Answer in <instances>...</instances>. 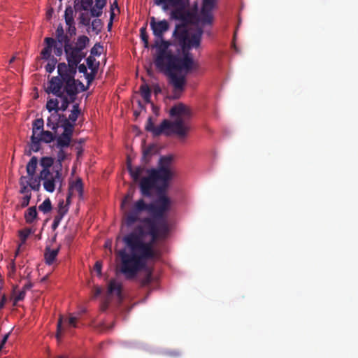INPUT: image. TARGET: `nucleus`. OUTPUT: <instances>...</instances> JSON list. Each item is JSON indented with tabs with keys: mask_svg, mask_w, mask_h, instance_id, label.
<instances>
[{
	"mask_svg": "<svg viewBox=\"0 0 358 358\" xmlns=\"http://www.w3.org/2000/svg\"><path fill=\"white\" fill-rule=\"evenodd\" d=\"M108 294H115L119 298L122 297V285L115 280L109 282L108 287Z\"/></svg>",
	"mask_w": 358,
	"mask_h": 358,
	"instance_id": "22",
	"label": "nucleus"
},
{
	"mask_svg": "<svg viewBox=\"0 0 358 358\" xmlns=\"http://www.w3.org/2000/svg\"><path fill=\"white\" fill-rule=\"evenodd\" d=\"M99 25H100L99 20H94L92 22V27L93 30H96Z\"/></svg>",
	"mask_w": 358,
	"mask_h": 358,
	"instance_id": "63",
	"label": "nucleus"
},
{
	"mask_svg": "<svg viewBox=\"0 0 358 358\" xmlns=\"http://www.w3.org/2000/svg\"><path fill=\"white\" fill-rule=\"evenodd\" d=\"M67 211L68 208L66 207V206L64 205V201H60L58 204V210L57 215H60L61 217L63 218L65 214L67 213Z\"/></svg>",
	"mask_w": 358,
	"mask_h": 358,
	"instance_id": "43",
	"label": "nucleus"
},
{
	"mask_svg": "<svg viewBox=\"0 0 358 358\" xmlns=\"http://www.w3.org/2000/svg\"><path fill=\"white\" fill-rule=\"evenodd\" d=\"M143 212L149 213V203H145L143 199H140L133 203L130 208L124 213V223L127 227H131L136 222L142 224L141 215Z\"/></svg>",
	"mask_w": 358,
	"mask_h": 358,
	"instance_id": "6",
	"label": "nucleus"
},
{
	"mask_svg": "<svg viewBox=\"0 0 358 358\" xmlns=\"http://www.w3.org/2000/svg\"><path fill=\"white\" fill-rule=\"evenodd\" d=\"M54 159L51 157H43L40 160V165L43 169L40 173H48L50 172V169L53 166Z\"/></svg>",
	"mask_w": 358,
	"mask_h": 358,
	"instance_id": "23",
	"label": "nucleus"
},
{
	"mask_svg": "<svg viewBox=\"0 0 358 358\" xmlns=\"http://www.w3.org/2000/svg\"><path fill=\"white\" fill-rule=\"evenodd\" d=\"M140 92L142 97L146 103H151V90L147 84L141 85Z\"/></svg>",
	"mask_w": 358,
	"mask_h": 358,
	"instance_id": "32",
	"label": "nucleus"
},
{
	"mask_svg": "<svg viewBox=\"0 0 358 358\" xmlns=\"http://www.w3.org/2000/svg\"><path fill=\"white\" fill-rule=\"evenodd\" d=\"M38 209L40 211L43 213H48L52 210V203L50 199H46L43 201V202L39 205Z\"/></svg>",
	"mask_w": 358,
	"mask_h": 358,
	"instance_id": "36",
	"label": "nucleus"
},
{
	"mask_svg": "<svg viewBox=\"0 0 358 358\" xmlns=\"http://www.w3.org/2000/svg\"><path fill=\"white\" fill-rule=\"evenodd\" d=\"M172 201L166 193L157 195L149 203V214L142 220L134 230L123 237L129 248L117 251L120 259V271L127 280H133L146 266L147 261L155 259L159 254L153 246L158 241L166 239L171 230L167 213L171 208Z\"/></svg>",
	"mask_w": 358,
	"mask_h": 358,
	"instance_id": "1",
	"label": "nucleus"
},
{
	"mask_svg": "<svg viewBox=\"0 0 358 358\" xmlns=\"http://www.w3.org/2000/svg\"><path fill=\"white\" fill-rule=\"evenodd\" d=\"M106 4V0H95V7L103 9Z\"/></svg>",
	"mask_w": 358,
	"mask_h": 358,
	"instance_id": "52",
	"label": "nucleus"
},
{
	"mask_svg": "<svg viewBox=\"0 0 358 358\" xmlns=\"http://www.w3.org/2000/svg\"><path fill=\"white\" fill-rule=\"evenodd\" d=\"M71 92L69 90L67 86L63 87L62 90H64V94H66V95L68 96V101L69 104L71 103H73L76 99V95L78 93V87L76 85H72Z\"/></svg>",
	"mask_w": 358,
	"mask_h": 358,
	"instance_id": "25",
	"label": "nucleus"
},
{
	"mask_svg": "<svg viewBox=\"0 0 358 358\" xmlns=\"http://www.w3.org/2000/svg\"><path fill=\"white\" fill-rule=\"evenodd\" d=\"M152 280V274L150 271H148L143 278L139 280V283L141 287L149 285Z\"/></svg>",
	"mask_w": 358,
	"mask_h": 358,
	"instance_id": "38",
	"label": "nucleus"
},
{
	"mask_svg": "<svg viewBox=\"0 0 358 358\" xmlns=\"http://www.w3.org/2000/svg\"><path fill=\"white\" fill-rule=\"evenodd\" d=\"M170 116L174 117L173 121L164 120L159 126H155L152 117H149L145 130L151 132L154 137L164 135L170 136L177 135L179 138H185L191 130L190 120L192 117L191 108L182 103L174 105L169 111Z\"/></svg>",
	"mask_w": 358,
	"mask_h": 358,
	"instance_id": "4",
	"label": "nucleus"
},
{
	"mask_svg": "<svg viewBox=\"0 0 358 358\" xmlns=\"http://www.w3.org/2000/svg\"><path fill=\"white\" fill-rule=\"evenodd\" d=\"M65 321L68 322V324L70 327H76L77 317H70L68 320H65Z\"/></svg>",
	"mask_w": 358,
	"mask_h": 358,
	"instance_id": "53",
	"label": "nucleus"
},
{
	"mask_svg": "<svg viewBox=\"0 0 358 358\" xmlns=\"http://www.w3.org/2000/svg\"><path fill=\"white\" fill-rule=\"evenodd\" d=\"M37 164H38L37 157L35 156L32 157L26 166L27 173L29 177H32L34 176V174L36 173Z\"/></svg>",
	"mask_w": 358,
	"mask_h": 358,
	"instance_id": "27",
	"label": "nucleus"
},
{
	"mask_svg": "<svg viewBox=\"0 0 358 358\" xmlns=\"http://www.w3.org/2000/svg\"><path fill=\"white\" fill-rule=\"evenodd\" d=\"M44 122L42 118L36 119L32 124V135L39 136L41 130L43 129Z\"/></svg>",
	"mask_w": 358,
	"mask_h": 358,
	"instance_id": "30",
	"label": "nucleus"
},
{
	"mask_svg": "<svg viewBox=\"0 0 358 358\" xmlns=\"http://www.w3.org/2000/svg\"><path fill=\"white\" fill-rule=\"evenodd\" d=\"M9 335H10V334H9V333H8V334H6L3 336V338H2L1 342V343H0V351H1V350H2V348H3V345H5V343L7 342V340H8V337H9Z\"/></svg>",
	"mask_w": 358,
	"mask_h": 358,
	"instance_id": "61",
	"label": "nucleus"
},
{
	"mask_svg": "<svg viewBox=\"0 0 358 358\" xmlns=\"http://www.w3.org/2000/svg\"><path fill=\"white\" fill-rule=\"evenodd\" d=\"M90 43V39L87 36H80L76 43V45L73 46L76 49L83 52V50Z\"/></svg>",
	"mask_w": 358,
	"mask_h": 358,
	"instance_id": "28",
	"label": "nucleus"
},
{
	"mask_svg": "<svg viewBox=\"0 0 358 358\" xmlns=\"http://www.w3.org/2000/svg\"><path fill=\"white\" fill-rule=\"evenodd\" d=\"M25 179H26V177H24V176H22L20 179V185L21 186L20 192V194H24L26 195V194H31V193L30 190L29 189V188L27 187V185L25 184L26 183Z\"/></svg>",
	"mask_w": 358,
	"mask_h": 358,
	"instance_id": "41",
	"label": "nucleus"
},
{
	"mask_svg": "<svg viewBox=\"0 0 358 358\" xmlns=\"http://www.w3.org/2000/svg\"><path fill=\"white\" fill-rule=\"evenodd\" d=\"M101 267L102 264L100 262H96L94 264V270L97 272L99 275H101Z\"/></svg>",
	"mask_w": 358,
	"mask_h": 358,
	"instance_id": "56",
	"label": "nucleus"
},
{
	"mask_svg": "<svg viewBox=\"0 0 358 358\" xmlns=\"http://www.w3.org/2000/svg\"><path fill=\"white\" fill-rule=\"evenodd\" d=\"M64 50L66 55V60L69 64L78 66L83 58L86 57V53L81 52L71 44L64 45Z\"/></svg>",
	"mask_w": 358,
	"mask_h": 358,
	"instance_id": "14",
	"label": "nucleus"
},
{
	"mask_svg": "<svg viewBox=\"0 0 358 358\" xmlns=\"http://www.w3.org/2000/svg\"><path fill=\"white\" fill-rule=\"evenodd\" d=\"M64 318L61 315L58 320L57 326V338L59 340L62 334V331H63L62 327V322H63Z\"/></svg>",
	"mask_w": 358,
	"mask_h": 358,
	"instance_id": "46",
	"label": "nucleus"
},
{
	"mask_svg": "<svg viewBox=\"0 0 358 358\" xmlns=\"http://www.w3.org/2000/svg\"><path fill=\"white\" fill-rule=\"evenodd\" d=\"M31 197V194H28L24 195V196H23L22 198L20 203L17 204L16 206V209L20 210L21 208H24L27 207L29 203Z\"/></svg>",
	"mask_w": 358,
	"mask_h": 358,
	"instance_id": "40",
	"label": "nucleus"
},
{
	"mask_svg": "<svg viewBox=\"0 0 358 358\" xmlns=\"http://www.w3.org/2000/svg\"><path fill=\"white\" fill-rule=\"evenodd\" d=\"M76 192L78 194L79 197L81 199L83 196V184L82 179L78 178L76 181L71 182L69 184V194L66 197V202H70V198L71 195Z\"/></svg>",
	"mask_w": 358,
	"mask_h": 358,
	"instance_id": "17",
	"label": "nucleus"
},
{
	"mask_svg": "<svg viewBox=\"0 0 358 358\" xmlns=\"http://www.w3.org/2000/svg\"><path fill=\"white\" fill-rule=\"evenodd\" d=\"M59 127L63 128V133L57 138V147L59 148H67L69 146L73 133V124H70L66 120L64 124H59Z\"/></svg>",
	"mask_w": 358,
	"mask_h": 358,
	"instance_id": "11",
	"label": "nucleus"
},
{
	"mask_svg": "<svg viewBox=\"0 0 358 358\" xmlns=\"http://www.w3.org/2000/svg\"><path fill=\"white\" fill-rule=\"evenodd\" d=\"M49 59H50V61L46 64L45 68V71L50 73L55 69V65L57 64V59L53 57L51 59L50 58Z\"/></svg>",
	"mask_w": 358,
	"mask_h": 358,
	"instance_id": "42",
	"label": "nucleus"
},
{
	"mask_svg": "<svg viewBox=\"0 0 358 358\" xmlns=\"http://www.w3.org/2000/svg\"><path fill=\"white\" fill-rule=\"evenodd\" d=\"M170 43L168 41L161 38H155L152 48L157 49V54L155 58V65L160 71L166 72L169 78V83L173 87V99H178L180 94L184 91L186 83L185 76L178 75L176 72H182V68H189L191 60L187 57H181L172 53L169 50Z\"/></svg>",
	"mask_w": 358,
	"mask_h": 358,
	"instance_id": "2",
	"label": "nucleus"
},
{
	"mask_svg": "<svg viewBox=\"0 0 358 358\" xmlns=\"http://www.w3.org/2000/svg\"><path fill=\"white\" fill-rule=\"evenodd\" d=\"M153 92L155 95L160 94L162 92V89L159 85H155L153 86Z\"/></svg>",
	"mask_w": 358,
	"mask_h": 358,
	"instance_id": "64",
	"label": "nucleus"
},
{
	"mask_svg": "<svg viewBox=\"0 0 358 358\" xmlns=\"http://www.w3.org/2000/svg\"><path fill=\"white\" fill-rule=\"evenodd\" d=\"M173 157L171 155L163 156L159 159L158 169H145L143 166H137L133 169L131 162L127 159V168L135 182L140 180L141 176L146 172L148 176L143 177L139 182L141 194L144 197H151L152 190L156 189L157 195L166 193L169 181L173 176V173L170 169Z\"/></svg>",
	"mask_w": 358,
	"mask_h": 358,
	"instance_id": "3",
	"label": "nucleus"
},
{
	"mask_svg": "<svg viewBox=\"0 0 358 358\" xmlns=\"http://www.w3.org/2000/svg\"><path fill=\"white\" fill-rule=\"evenodd\" d=\"M67 66L69 67V76L71 77L70 78L71 83L72 85H76V81L74 77H75V75L76 73L78 66L73 65V64H69L68 63Z\"/></svg>",
	"mask_w": 358,
	"mask_h": 358,
	"instance_id": "39",
	"label": "nucleus"
},
{
	"mask_svg": "<svg viewBox=\"0 0 358 358\" xmlns=\"http://www.w3.org/2000/svg\"><path fill=\"white\" fill-rule=\"evenodd\" d=\"M38 215L36 206H31L24 213V219L27 224H31Z\"/></svg>",
	"mask_w": 358,
	"mask_h": 358,
	"instance_id": "26",
	"label": "nucleus"
},
{
	"mask_svg": "<svg viewBox=\"0 0 358 358\" xmlns=\"http://www.w3.org/2000/svg\"><path fill=\"white\" fill-rule=\"evenodd\" d=\"M152 150L153 146L150 145L143 150L142 159L144 162L146 163L148 161V157H150V156L151 155Z\"/></svg>",
	"mask_w": 358,
	"mask_h": 358,
	"instance_id": "44",
	"label": "nucleus"
},
{
	"mask_svg": "<svg viewBox=\"0 0 358 358\" xmlns=\"http://www.w3.org/2000/svg\"><path fill=\"white\" fill-rule=\"evenodd\" d=\"M131 196L129 194H127V195L124 197V199H122V203H121V208H123L125 206V205L127 203V202H128L129 200H131Z\"/></svg>",
	"mask_w": 358,
	"mask_h": 358,
	"instance_id": "57",
	"label": "nucleus"
},
{
	"mask_svg": "<svg viewBox=\"0 0 358 358\" xmlns=\"http://www.w3.org/2000/svg\"><path fill=\"white\" fill-rule=\"evenodd\" d=\"M65 21H66V24L69 27L73 26V23H74L73 16V17L70 16V17H66Z\"/></svg>",
	"mask_w": 358,
	"mask_h": 358,
	"instance_id": "62",
	"label": "nucleus"
},
{
	"mask_svg": "<svg viewBox=\"0 0 358 358\" xmlns=\"http://www.w3.org/2000/svg\"><path fill=\"white\" fill-rule=\"evenodd\" d=\"M155 4L162 6V9L166 10L170 6H189V0H155Z\"/></svg>",
	"mask_w": 358,
	"mask_h": 358,
	"instance_id": "18",
	"label": "nucleus"
},
{
	"mask_svg": "<svg viewBox=\"0 0 358 358\" xmlns=\"http://www.w3.org/2000/svg\"><path fill=\"white\" fill-rule=\"evenodd\" d=\"M39 178L43 181V187L48 192H53L57 185H59V189L62 187V171L59 169L53 168V171L48 173H40Z\"/></svg>",
	"mask_w": 358,
	"mask_h": 358,
	"instance_id": "9",
	"label": "nucleus"
},
{
	"mask_svg": "<svg viewBox=\"0 0 358 358\" xmlns=\"http://www.w3.org/2000/svg\"><path fill=\"white\" fill-rule=\"evenodd\" d=\"M85 78L87 80L88 84H90L95 78V72H94V69H92V72L90 73H87L85 74Z\"/></svg>",
	"mask_w": 358,
	"mask_h": 358,
	"instance_id": "54",
	"label": "nucleus"
},
{
	"mask_svg": "<svg viewBox=\"0 0 358 358\" xmlns=\"http://www.w3.org/2000/svg\"><path fill=\"white\" fill-rule=\"evenodd\" d=\"M215 0H203L201 9V20L203 23H211L213 21V10L215 7Z\"/></svg>",
	"mask_w": 358,
	"mask_h": 358,
	"instance_id": "16",
	"label": "nucleus"
},
{
	"mask_svg": "<svg viewBox=\"0 0 358 358\" xmlns=\"http://www.w3.org/2000/svg\"><path fill=\"white\" fill-rule=\"evenodd\" d=\"M55 41L59 44H64V45L70 44V38L64 34L63 26L61 24L57 26L55 31Z\"/></svg>",
	"mask_w": 358,
	"mask_h": 358,
	"instance_id": "21",
	"label": "nucleus"
},
{
	"mask_svg": "<svg viewBox=\"0 0 358 358\" xmlns=\"http://www.w3.org/2000/svg\"><path fill=\"white\" fill-rule=\"evenodd\" d=\"M147 25L148 24L145 23V24L140 29V37L143 42V46L145 48H148L150 47L148 41L149 36L147 32Z\"/></svg>",
	"mask_w": 358,
	"mask_h": 358,
	"instance_id": "34",
	"label": "nucleus"
},
{
	"mask_svg": "<svg viewBox=\"0 0 358 358\" xmlns=\"http://www.w3.org/2000/svg\"><path fill=\"white\" fill-rule=\"evenodd\" d=\"M30 180L29 182H26L27 183V185H29L30 186V187L34 190V191H38L40 189V187H41V183H40V180L41 179L38 178H34V176L32 177H30Z\"/></svg>",
	"mask_w": 358,
	"mask_h": 358,
	"instance_id": "37",
	"label": "nucleus"
},
{
	"mask_svg": "<svg viewBox=\"0 0 358 358\" xmlns=\"http://www.w3.org/2000/svg\"><path fill=\"white\" fill-rule=\"evenodd\" d=\"M60 83L57 78H51L48 82V86L45 90L48 94H52L62 99L61 106H59V110L65 111L67 110L69 102L68 96L64 94V90L60 88Z\"/></svg>",
	"mask_w": 358,
	"mask_h": 358,
	"instance_id": "10",
	"label": "nucleus"
},
{
	"mask_svg": "<svg viewBox=\"0 0 358 358\" xmlns=\"http://www.w3.org/2000/svg\"><path fill=\"white\" fill-rule=\"evenodd\" d=\"M102 48V46H101L99 44H95L91 49V55H100L101 52L99 51V49Z\"/></svg>",
	"mask_w": 358,
	"mask_h": 358,
	"instance_id": "50",
	"label": "nucleus"
},
{
	"mask_svg": "<svg viewBox=\"0 0 358 358\" xmlns=\"http://www.w3.org/2000/svg\"><path fill=\"white\" fill-rule=\"evenodd\" d=\"M188 24L182 23L176 26L175 30L173 31V36L181 43L189 34L187 25Z\"/></svg>",
	"mask_w": 358,
	"mask_h": 358,
	"instance_id": "19",
	"label": "nucleus"
},
{
	"mask_svg": "<svg viewBox=\"0 0 358 358\" xmlns=\"http://www.w3.org/2000/svg\"><path fill=\"white\" fill-rule=\"evenodd\" d=\"M46 108L49 112L59 113V101L57 99H50L46 103Z\"/></svg>",
	"mask_w": 358,
	"mask_h": 358,
	"instance_id": "33",
	"label": "nucleus"
},
{
	"mask_svg": "<svg viewBox=\"0 0 358 358\" xmlns=\"http://www.w3.org/2000/svg\"><path fill=\"white\" fill-rule=\"evenodd\" d=\"M90 13L92 17H99L102 14V9L96 8L94 6L90 9Z\"/></svg>",
	"mask_w": 358,
	"mask_h": 358,
	"instance_id": "49",
	"label": "nucleus"
},
{
	"mask_svg": "<svg viewBox=\"0 0 358 358\" xmlns=\"http://www.w3.org/2000/svg\"><path fill=\"white\" fill-rule=\"evenodd\" d=\"M70 16H71V17L73 16V10L71 6H68L66 8V10H65L64 17L66 18V17H68Z\"/></svg>",
	"mask_w": 358,
	"mask_h": 358,
	"instance_id": "55",
	"label": "nucleus"
},
{
	"mask_svg": "<svg viewBox=\"0 0 358 358\" xmlns=\"http://www.w3.org/2000/svg\"><path fill=\"white\" fill-rule=\"evenodd\" d=\"M203 33L202 28H198L194 34H189L186 39L181 43L182 51V57L181 58L187 57L188 59L191 60L189 69L182 68V72L185 73H188L193 69L198 68V64L194 62L193 56L189 52V50L192 48H199Z\"/></svg>",
	"mask_w": 358,
	"mask_h": 358,
	"instance_id": "5",
	"label": "nucleus"
},
{
	"mask_svg": "<svg viewBox=\"0 0 358 358\" xmlns=\"http://www.w3.org/2000/svg\"><path fill=\"white\" fill-rule=\"evenodd\" d=\"M46 46L41 51L42 59H49L51 57L52 48L56 56L59 57L63 52V44L58 43L53 38L46 37L44 39Z\"/></svg>",
	"mask_w": 358,
	"mask_h": 358,
	"instance_id": "12",
	"label": "nucleus"
},
{
	"mask_svg": "<svg viewBox=\"0 0 358 358\" xmlns=\"http://www.w3.org/2000/svg\"><path fill=\"white\" fill-rule=\"evenodd\" d=\"M62 219L63 218L61 217L60 215H57L55 216L53 222L52 224V229L53 230H55L58 227V226L59 225V223Z\"/></svg>",
	"mask_w": 358,
	"mask_h": 358,
	"instance_id": "48",
	"label": "nucleus"
},
{
	"mask_svg": "<svg viewBox=\"0 0 358 358\" xmlns=\"http://www.w3.org/2000/svg\"><path fill=\"white\" fill-rule=\"evenodd\" d=\"M69 69L67 64L64 62L59 63L57 65L58 76H53L52 78H57L60 83V88L63 89V87L67 86L69 90L71 92L72 84L71 83L70 76H69Z\"/></svg>",
	"mask_w": 358,
	"mask_h": 358,
	"instance_id": "15",
	"label": "nucleus"
},
{
	"mask_svg": "<svg viewBox=\"0 0 358 358\" xmlns=\"http://www.w3.org/2000/svg\"><path fill=\"white\" fill-rule=\"evenodd\" d=\"M188 6H172L175 8L171 13V18L174 20H180L182 23L189 24V23H200L202 26L205 25H211V23H203L202 22L201 17V12L197 14L196 12H190L186 10V8ZM213 22V20L212 21Z\"/></svg>",
	"mask_w": 358,
	"mask_h": 358,
	"instance_id": "8",
	"label": "nucleus"
},
{
	"mask_svg": "<svg viewBox=\"0 0 358 358\" xmlns=\"http://www.w3.org/2000/svg\"><path fill=\"white\" fill-rule=\"evenodd\" d=\"M78 71L80 73H83L85 75L87 73V69L86 66L84 64H81L79 66L78 65Z\"/></svg>",
	"mask_w": 358,
	"mask_h": 358,
	"instance_id": "58",
	"label": "nucleus"
},
{
	"mask_svg": "<svg viewBox=\"0 0 358 358\" xmlns=\"http://www.w3.org/2000/svg\"><path fill=\"white\" fill-rule=\"evenodd\" d=\"M57 155V164L53 167L54 169H59L62 171V162L64 161V159L66 157V152L63 150L62 148H59Z\"/></svg>",
	"mask_w": 358,
	"mask_h": 358,
	"instance_id": "35",
	"label": "nucleus"
},
{
	"mask_svg": "<svg viewBox=\"0 0 358 358\" xmlns=\"http://www.w3.org/2000/svg\"><path fill=\"white\" fill-rule=\"evenodd\" d=\"M150 26L155 38L161 39L164 38V34L169 31L170 28L169 23L167 20H162L157 21L154 16L150 17Z\"/></svg>",
	"mask_w": 358,
	"mask_h": 358,
	"instance_id": "13",
	"label": "nucleus"
},
{
	"mask_svg": "<svg viewBox=\"0 0 358 358\" xmlns=\"http://www.w3.org/2000/svg\"><path fill=\"white\" fill-rule=\"evenodd\" d=\"M60 250V246L56 249H51L49 246H47L44 252V258L45 263L48 265H52L56 259L57 256Z\"/></svg>",
	"mask_w": 358,
	"mask_h": 358,
	"instance_id": "20",
	"label": "nucleus"
},
{
	"mask_svg": "<svg viewBox=\"0 0 358 358\" xmlns=\"http://www.w3.org/2000/svg\"><path fill=\"white\" fill-rule=\"evenodd\" d=\"M93 0H81V8L84 10H88L92 6Z\"/></svg>",
	"mask_w": 358,
	"mask_h": 358,
	"instance_id": "47",
	"label": "nucleus"
},
{
	"mask_svg": "<svg viewBox=\"0 0 358 358\" xmlns=\"http://www.w3.org/2000/svg\"><path fill=\"white\" fill-rule=\"evenodd\" d=\"M41 142H42L38 138V136H31V144H30V150L28 152L27 155H31V151L33 152H38L41 149Z\"/></svg>",
	"mask_w": 358,
	"mask_h": 358,
	"instance_id": "29",
	"label": "nucleus"
},
{
	"mask_svg": "<svg viewBox=\"0 0 358 358\" xmlns=\"http://www.w3.org/2000/svg\"><path fill=\"white\" fill-rule=\"evenodd\" d=\"M9 335H10V334H9V333H8V334H6L3 336V338H2L1 342V343H0V351H1V350H2V348H3V345H5V343L7 342V340H8V337H9Z\"/></svg>",
	"mask_w": 358,
	"mask_h": 358,
	"instance_id": "60",
	"label": "nucleus"
},
{
	"mask_svg": "<svg viewBox=\"0 0 358 358\" xmlns=\"http://www.w3.org/2000/svg\"><path fill=\"white\" fill-rule=\"evenodd\" d=\"M86 61H87V64L88 67L90 69H92L94 62L95 61L94 58L90 56L87 58Z\"/></svg>",
	"mask_w": 358,
	"mask_h": 358,
	"instance_id": "59",
	"label": "nucleus"
},
{
	"mask_svg": "<svg viewBox=\"0 0 358 358\" xmlns=\"http://www.w3.org/2000/svg\"><path fill=\"white\" fill-rule=\"evenodd\" d=\"M25 295H26L25 290L20 291L18 292V294L16 295V296L15 297V302L16 303L17 301L23 300L25 297Z\"/></svg>",
	"mask_w": 358,
	"mask_h": 358,
	"instance_id": "51",
	"label": "nucleus"
},
{
	"mask_svg": "<svg viewBox=\"0 0 358 358\" xmlns=\"http://www.w3.org/2000/svg\"><path fill=\"white\" fill-rule=\"evenodd\" d=\"M55 135L49 131L42 130L39 133L38 138L44 143H48L54 141Z\"/></svg>",
	"mask_w": 358,
	"mask_h": 358,
	"instance_id": "31",
	"label": "nucleus"
},
{
	"mask_svg": "<svg viewBox=\"0 0 358 358\" xmlns=\"http://www.w3.org/2000/svg\"><path fill=\"white\" fill-rule=\"evenodd\" d=\"M31 233H32V231L29 228H25L24 229L19 231V236H20L21 243L18 245L17 250L15 252V256H17L19 254L21 248L22 247L23 245H24L27 238Z\"/></svg>",
	"mask_w": 358,
	"mask_h": 358,
	"instance_id": "24",
	"label": "nucleus"
},
{
	"mask_svg": "<svg viewBox=\"0 0 358 358\" xmlns=\"http://www.w3.org/2000/svg\"><path fill=\"white\" fill-rule=\"evenodd\" d=\"M80 112L81 111L79 108V105L76 103L73 106L71 114L68 118L64 114L52 113L47 120V127L54 131H56L59 127V124H64L65 120L69 121L70 124H73L74 125L76 121L78 118L79 115L80 114Z\"/></svg>",
	"mask_w": 358,
	"mask_h": 358,
	"instance_id": "7",
	"label": "nucleus"
},
{
	"mask_svg": "<svg viewBox=\"0 0 358 358\" xmlns=\"http://www.w3.org/2000/svg\"><path fill=\"white\" fill-rule=\"evenodd\" d=\"M80 23L85 25L88 26L90 24V17L87 13H81L79 17Z\"/></svg>",
	"mask_w": 358,
	"mask_h": 358,
	"instance_id": "45",
	"label": "nucleus"
}]
</instances>
